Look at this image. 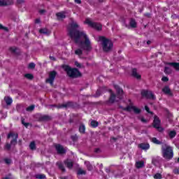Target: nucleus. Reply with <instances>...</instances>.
I'll list each match as a JSON object with an SVG mask.
<instances>
[{
  "mask_svg": "<svg viewBox=\"0 0 179 179\" xmlns=\"http://www.w3.org/2000/svg\"><path fill=\"white\" fill-rule=\"evenodd\" d=\"M147 44H150V41H147Z\"/></svg>",
  "mask_w": 179,
  "mask_h": 179,
  "instance_id": "54",
  "label": "nucleus"
},
{
  "mask_svg": "<svg viewBox=\"0 0 179 179\" xmlns=\"http://www.w3.org/2000/svg\"><path fill=\"white\" fill-rule=\"evenodd\" d=\"M145 110L147 111V113L152 114V112H150V110H149V107H148V106H145Z\"/></svg>",
  "mask_w": 179,
  "mask_h": 179,
  "instance_id": "42",
  "label": "nucleus"
},
{
  "mask_svg": "<svg viewBox=\"0 0 179 179\" xmlns=\"http://www.w3.org/2000/svg\"><path fill=\"white\" fill-rule=\"evenodd\" d=\"M78 174L80 175V174H86V172L85 171H83V169H79L78 171Z\"/></svg>",
  "mask_w": 179,
  "mask_h": 179,
  "instance_id": "38",
  "label": "nucleus"
},
{
  "mask_svg": "<svg viewBox=\"0 0 179 179\" xmlns=\"http://www.w3.org/2000/svg\"><path fill=\"white\" fill-rule=\"evenodd\" d=\"M97 41H99V43H101L102 48L103 51H105L106 52H108V51H111L113 45V42L110 39H107L103 36H99L98 38Z\"/></svg>",
  "mask_w": 179,
  "mask_h": 179,
  "instance_id": "4",
  "label": "nucleus"
},
{
  "mask_svg": "<svg viewBox=\"0 0 179 179\" xmlns=\"http://www.w3.org/2000/svg\"><path fill=\"white\" fill-rule=\"evenodd\" d=\"M90 125L92 127V128H96V127H98L99 122H97L96 120H92L90 122Z\"/></svg>",
  "mask_w": 179,
  "mask_h": 179,
  "instance_id": "23",
  "label": "nucleus"
},
{
  "mask_svg": "<svg viewBox=\"0 0 179 179\" xmlns=\"http://www.w3.org/2000/svg\"><path fill=\"white\" fill-rule=\"evenodd\" d=\"M34 110V105H31L27 108V111H33Z\"/></svg>",
  "mask_w": 179,
  "mask_h": 179,
  "instance_id": "35",
  "label": "nucleus"
},
{
  "mask_svg": "<svg viewBox=\"0 0 179 179\" xmlns=\"http://www.w3.org/2000/svg\"><path fill=\"white\" fill-rule=\"evenodd\" d=\"M99 150H99V149H96V150H95V152H96V153H98Z\"/></svg>",
  "mask_w": 179,
  "mask_h": 179,
  "instance_id": "53",
  "label": "nucleus"
},
{
  "mask_svg": "<svg viewBox=\"0 0 179 179\" xmlns=\"http://www.w3.org/2000/svg\"><path fill=\"white\" fill-rule=\"evenodd\" d=\"M85 164L87 166L88 170L90 171L91 170H93V166L92 164H90V162H85Z\"/></svg>",
  "mask_w": 179,
  "mask_h": 179,
  "instance_id": "25",
  "label": "nucleus"
},
{
  "mask_svg": "<svg viewBox=\"0 0 179 179\" xmlns=\"http://www.w3.org/2000/svg\"><path fill=\"white\" fill-rule=\"evenodd\" d=\"M85 24H88L90 27L95 29V30H101L102 26L101 24L93 22L90 18H87L84 22Z\"/></svg>",
  "mask_w": 179,
  "mask_h": 179,
  "instance_id": "6",
  "label": "nucleus"
},
{
  "mask_svg": "<svg viewBox=\"0 0 179 179\" xmlns=\"http://www.w3.org/2000/svg\"><path fill=\"white\" fill-rule=\"evenodd\" d=\"M57 165L58 166L59 169L62 170V171H65V168L64 167V165H62V162H57Z\"/></svg>",
  "mask_w": 179,
  "mask_h": 179,
  "instance_id": "27",
  "label": "nucleus"
},
{
  "mask_svg": "<svg viewBox=\"0 0 179 179\" xmlns=\"http://www.w3.org/2000/svg\"><path fill=\"white\" fill-rule=\"evenodd\" d=\"M76 3H80L82 1L80 0H75Z\"/></svg>",
  "mask_w": 179,
  "mask_h": 179,
  "instance_id": "50",
  "label": "nucleus"
},
{
  "mask_svg": "<svg viewBox=\"0 0 179 179\" xmlns=\"http://www.w3.org/2000/svg\"><path fill=\"white\" fill-rule=\"evenodd\" d=\"M64 71L67 72V75L70 78H78L80 76V72H79L77 69H71L69 66H65Z\"/></svg>",
  "mask_w": 179,
  "mask_h": 179,
  "instance_id": "5",
  "label": "nucleus"
},
{
  "mask_svg": "<svg viewBox=\"0 0 179 179\" xmlns=\"http://www.w3.org/2000/svg\"><path fill=\"white\" fill-rule=\"evenodd\" d=\"M162 92L165 93V94H169V96H171V91L170 90V88L169 87H164Z\"/></svg>",
  "mask_w": 179,
  "mask_h": 179,
  "instance_id": "18",
  "label": "nucleus"
},
{
  "mask_svg": "<svg viewBox=\"0 0 179 179\" xmlns=\"http://www.w3.org/2000/svg\"><path fill=\"white\" fill-rule=\"evenodd\" d=\"M50 59L52 61H55V57L50 56Z\"/></svg>",
  "mask_w": 179,
  "mask_h": 179,
  "instance_id": "49",
  "label": "nucleus"
},
{
  "mask_svg": "<svg viewBox=\"0 0 179 179\" xmlns=\"http://www.w3.org/2000/svg\"><path fill=\"white\" fill-rule=\"evenodd\" d=\"M24 76L27 78V79H33V76L31 73H27L24 75Z\"/></svg>",
  "mask_w": 179,
  "mask_h": 179,
  "instance_id": "34",
  "label": "nucleus"
},
{
  "mask_svg": "<svg viewBox=\"0 0 179 179\" xmlns=\"http://www.w3.org/2000/svg\"><path fill=\"white\" fill-rule=\"evenodd\" d=\"M29 148H30V149H31V150L36 149V143L34 142H31L29 144Z\"/></svg>",
  "mask_w": 179,
  "mask_h": 179,
  "instance_id": "31",
  "label": "nucleus"
},
{
  "mask_svg": "<svg viewBox=\"0 0 179 179\" xmlns=\"http://www.w3.org/2000/svg\"><path fill=\"white\" fill-rule=\"evenodd\" d=\"M39 31L42 34H46L47 36H48V34H50V31H48V29H40Z\"/></svg>",
  "mask_w": 179,
  "mask_h": 179,
  "instance_id": "22",
  "label": "nucleus"
},
{
  "mask_svg": "<svg viewBox=\"0 0 179 179\" xmlns=\"http://www.w3.org/2000/svg\"><path fill=\"white\" fill-rule=\"evenodd\" d=\"M162 156L164 159L166 160H171L173 157H174V152H173V148L164 143L162 145Z\"/></svg>",
  "mask_w": 179,
  "mask_h": 179,
  "instance_id": "2",
  "label": "nucleus"
},
{
  "mask_svg": "<svg viewBox=\"0 0 179 179\" xmlns=\"http://www.w3.org/2000/svg\"><path fill=\"white\" fill-rule=\"evenodd\" d=\"M132 76H134V78H136V79H141V75L138 74V73L136 72V69H134L132 70Z\"/></svg>",
  "mask_w": 179,
  "mask_h": 179,
  "instance_id": "17",
  "label": "nucleus"
},
{
  "mask_svg": "<svg viewBox=\"0 0 179 179\" xmlns=\"http://www.w3.org/2000/svg\"><path fill=\"white\" fill-rule=\"evenodd\" d=\"M55 76H57V72L51 71L49 73V78L46 80V83H50L52 86V85H54V80H55Z\"/></svg>",
  "mask_w": 179,
  "mask_h": 179,
  "instance_id": "7",
  "label": "nucleus"
},
{
  "mask_svg": "<svg viewBox=\"0 0 179 179\" xmlns=\"http://www.w3.org/2000/svg\"><path fill=\"white\" fill-rule=\"evenodd\" d=\"M45 12V10H39V13H41V15H43V13H44Z\"/></svg>",
  "mask_w": 179,
  "mask_h": 179,
  "instance_id": "48",
  "label": "nucleus"
},
{
  "mask_svg": "<svg viewBox=\"0 0 179 179\" xmlns=\"http://www.w3.org/2000/svg\"><path fill=\"white\" fill-rule=\"evenodd\" d=\"M130 26L131 27H136V22L135 21V20H131L130 21Z\"/></svg>",
  "mask_w": 179,
  "mask_h": 179,
  "instance_id": "30",
  "label": "nucleus"
},
{
  "mask_svg": "<svg viewBox=\"0 0 179 179\" xmlns=\"http://www.w3.org/2000/svg\"><path fill=\"white\" fill-rule=\"evenodd\" d=\"M10 138H13V140L10 142V145H16L17 142V138H18L17 134H13V133L9 134L8 135V138L9 139Z\"/></svg>",
  "mask_w": 179,
  "mask_h": 179,
  "instance_id": "11",
  "label": "nucleus"
},
{
  "mask_svg": "<svg viewBox=\"0 0 179 179\" xmlns=\"http://www.w3.org/2000/svg\"><path fill=\"white\" fill-rule=\"evenodd\" d=\"M56 16L57 19H59V20H61V19H65V17H66V15H65V12L57 13L56 14Z\"/></svg>",
  "mask_w": 179,
  "mask_h": 179,
  "instance_id": "15",
  "label": "nucleus"
},
{
  "mask_svg": "<svg viewBox=\"0 0 179 179\" xmlns=\"http://www.w3.org/2000/svg\"><path fill=\"white\" fill-rule=\"evenodd\" d=\"M36 178H38V179H44L45 178V175L44 174H37L35 176Z\"/></svg>",
  "mask_w": 179,
  "mask_h": 179,
  "instance_id": "29",
  "label": "nucleus"
},
{
  "mask_svg": "<svg viewBox=\"0 0 179 179\" xmlns=\"http://www.w3.org/2000/svg\"><path fill=\"white\" fill-rule=\"evenodd\" d=\"M4 100L7 104V106H10V104H12L13 103V100H12V98L9 97V96H6L4 98Z\"/></svg>",
  "mask_w": 179,
  "mask_h": 179,
  "instance_id": "20",
  "label": "nucleus"
},
{
  "mask_svg": "<svg viewBox=\"0 0 179 179\" xmlns=\"http://www.w3.org/2000/svg\"><path fill=\"white\" fill-rule=\"evenodd\" d=\"M5 162L6 163V164H10V163H12V161L10 159H6Z\"/></svg>",
  "mask_w": 179,
  "mask_h": 179,
  "instance_id": "41",
  "label": "nucleus"
},
{
  "mask_svg": "<svg viewBox=\"0 0 179 179\" xmlns=\"http://www.w3.org/2000/svg\"><path fill=\"white\" fill-rule=\"evenodd\" d=\"M138 148H140V149H142L143 150H148V149L150 148V145H149V144L148 143H141L138 145Z\"/></svg>",
  "mask_w": 179,
  "mask_h": 179,
  "instance_id": "16",
  "label": "nucleus"
},
{
  "mask_svg": "<svg viewBox=\"0 0 179 179\" xmlns=\"http://www.w3.org/2000/svg\"><path fill=\"white\" fill-rule=\"evenodd\" d=\"M85 129L86 128L85 127V125L82 124L79 127V132H80V134H85Z\"/></svg>",
  "mask_w": 179,
  "mask_h": 179,
  "instance_id": "26",
  "label": "nucleus"
},
{
  "mask_svg": "<svg viewBox=\"0 0 179 179\" xmlns=\"http://www.w3.org/2000/svg\"><path fill=\"white\" fill-rule=\"evenodd\" d=\"M4 179H10L9 178H5Z\"/></svg>",
  "mask_w": 179,
  "mask_h": 179,
  "instance_id": "56",
  "label": "nucleus"
},
{
  "mask_svg": "<svg viewBox=\"0 0 179 179\" xmlns=\"http://www.w3.org/2000/svg\"><path fill=\"white\" fill-rule=\"evenodd\" d=\"M22 124L23 125H24V127H27V125H29L28 123H24V120H22Z\"/></svg>",
  "mask_w": 179,
  "mask_h": 179,
  "instance_id": "46",
  "label": "nucleus"
},
{
  "mask_svg": "<svg viewBox=\"0 0 179 179\" xmlns=\"http://www.w3.org/2000/svg\"><path fill=\"white\" fill-rule=\"evenodd\" d=\"M124 110H126V111H129V112L134 111L135 114H139V113H141V109H139L136 106H134L132 103H130V105L127 106Z\"/></svg>",
  "mask_w": 179,
  "mask_h": 179,
  "instance_id": "9",
  "label": "nucleus"
},
{
  "mask_svg": "<svg viewBox=\"0 0 179 179\" xmlns=\"http://www.w3.org/2000/svg\"><path fill=\"white\" fill-rule=\"evenodd\" d=\"M141 94L143 97H146L147 99H152V100H155V99H156L152 91L143 90L141 92Z\"/></svg>",
  "mask_w": 179,
  "mask_h": 179,
  "instance_id": "8",
  "label": "nucleus"
},
{
  "mask_svg": "<svg viewBox=\"0 0 179 179\" xmlns=\"http://www.w3.org/2000/svg\"><path fill=\"white\" fill-rule=\"evenodd\" d=\"M154 128H157L160 132L163 131V129L160 127V120L157 116L154 117V122H153Z\"/></svg>",
  "mask_w": 179,
  "mask_h": 179,
  "instance_id": "10",
  "label": "nucleus"
},
{
  "mask_svg": "<svg viewBox=\"0 0 179 179\" xmlns=\"http://www.w3.org/2000/svg\"><path fill=\"white\" fill-rule=\"evenodd\" d=\"M173 173H174V174H179V169H176L173 170Z\"/></svg>",
  "mask_w": 179,
  "mask_h": 179,
  "instance_id": "44",
  "label": "nucleus"
},
{
  "mask_svg": "<svg viewBox=\"0 0 179 179\" xmlns=\"http://www.w3.org/2000/svg\"><path fill=\"white\" fill-rule=\"evenodd\" d=\"M100 1V2H103V1H104V0H99Z\"/></svg>",
  "mask_w": 179,
  "mask_h": 179,
  "instance_id": "55",
  "label": "nucleus"
},
{
  "mask_svg": "<svg viewBox=\"0 0 179 179\" xmlns=\"http://www.w3.org/2000/svg\"><path fill=\"white\" fill-rule=\"evenodd\" d=\"M5 148H6V149H7L8 150H9V149H10V144H7Z\"/></svg>",
  "mask_w": 179,
  "mask_h": 179,
  "instance_id": "47",
  "label": "nucleus"
},
{
  "mask_svg": "<svg viewBox=\"0 0 179 179\" xmlns=\"http://www.w3.org/2000/svg\"><path fill=\"white\" fill-rule=\"evenodd\" d=\"M168 65H170L171 66H173L176 69V71H179V64L178 63H169Z\"/></svg>",
  "mask_w": 179,
  "mask_h": 179,
  "instance_id": "21",
  "label": "nucleus"
},
{
  "mask_svg": "<svg viewBox=\"0 0 179 179\" xmlns=\"http://www.w3.org/2000/svg\"><path fill=\"white\" fill-rule=\"evenodd\" d=\"M75 54H76V55H82V50L80 49H78L75 51Z\"/></svg>",
  "mask_w": 179,
  "mask_h": 179,
  "instance_id": "37",
  "label": "nucleus"
},
{
  "mask_svg": "<svg viewBox=\"0 0 179 179\" xmlns=\"http://www.w3.org/2000/svg\"><path fill=\"white\" fill-rule=\"evenodd\" d=\"M151 141L153 143H155V145H162V142L157 140L156 138H152Z\"/></svg>",
  "mask_w": 179,
  "mask_h": 179,
  "instance_id": "24",
  "label": "nucleus"
},
{
  "mask_svg": "<svg viewBox=\"0 0 179 179\" xmlns=\"http://www.w3.org/2000/svg\"><path fill=\"white\" fill-rule=\"evenodd\" d=\"M55 148L56 150L59 155H63V153H65V152H66V150H65V148H64V147H62V145L59 144L56 145Z\"/></svg>",
  "mask_w": 179,
  "mask_h": 179,
  "instance_id": "12",
  "label": "nucleus"
},
{
  "mask_svg": "<svg viewBox=\"0 0 179 179\" xmlns=\"http://www.w3.org/2000/svg\"><path fill=\"white\" fill-rule=\"evenodd\" d=\"M155 179H162V175L160 173H156L154 176Z\"/></svg>",
  "mask_w": 179,
  "mask_h": 179,
  "instance_id": "36",
  "label": "nucleus"
},
{
  "mask_svg": "<svg viewBox=\"0 0 179 179\" xmlns=\"http://www.w3.org/2000/svg\"><path fill=\"white\" fill-rule=\"evenodd\" d=\"M145 166V162L143 161H138L136 163V167L137 169H142Z\"/></svg>",
  "mask_w": 179,
  "mask_h": 179,
  "instance_id": "19",
  "label": "nucleus"
},
{
  "mask_svg": "<svg viewBox=\"0 0 179 179\" xmlns=\"http://www.w3.org/2000/svg\"><path fill=\"white\" fill-rule=\"evenodd\" d=\"M64 164L68 169H72V167H73V162H72V160L71 159H66L64 162Z\"/></svg>",
  "mask_w": 179,
  "mask_h": 179,
  "instance_id": "14",
  "label": "nucleus"
},
{
  "mask_svg": "<svg viewBox=\"0 0 179 179\" xmlns=\"http://www.w3.org/2000/svg\"><path fill=\"white\" fill-rule=\"evenodd\" d=\"M162 80L163 82H168V81H169V78H168L167 77H163V78H162Z\"/></svg>",
  "mask_w": 179,
  "mask_h": 179,
  "instance_id": "43",
  "label": "nucleus"
},
{
  "mask_svg": "<svg viewBox=\"0 0 179 179\" xmlns=\"http://www.w3.org/2000/svg\"><path fill=\"white\" fill-rule=\"evenodd\" d=\"M164 72L165 73H171V69H170V67L166 66Z\"/></svg>",
  "mask_w": 179,
  "mask_h": 179,
  "instance_id": "32",
  "label": "nucleus"
},
{
  "mask_svg": "<svg viewBox=\"0 0 179 179\" xmlns=\"http://www.w3.org/2000/svg\"><path fill=\"white\" fill-rule=\"evenodd\" d=\"M169 135L170 138H174L176 136V135H177V133L176 132V131H171L169 133Z\"/></svg>",
  "mask_w": 179,
  "mask_h": 179,
  "instance_id": "28",
  "label": "nucleus"
},
{
  "mask_svg": "<svg viewBox=\"0 0 179 179\" xmlns=\"http://www.w3.org/2000/svg\"><path fill=\"white\" fill-rule=\"evenodd\" d=\"M114 87L117 91V99H115V94L113 93V90H110L109 92L110 93V97L109 99V103H115V101H120V100H121V99H122L123 97L124 91L122 90V89L120 88L118 85H114Z\"/></svg>",
  "mask_w": 179,
  "mask_h": 179,
  "instance_id": "3",
  "label": "nucleus"
},
{
  "mask_svg": "<svg viewBox=\"0 0 179 179\" xmlns=\"http://www.w3.org/2000/svg\"><path fill=\"white\" fill-rule=\"evenodd\" d=\"M0 30H5L6 31H8V28L4 27L3 26H2V24H0Z\"/></svg>",
  "mask_w": 179,
  "mask_h": 179,
  "instance_id": "40",
  "label": "nucleus"
},
{
  "mask_svg": "<svg viewBox=\"0 0 179 179\" xmlns=\"http://www.w3.org/2000/svg\"><path fill=\"white\" fill-rule=\"evenodd\" d=\"M13 1L12 0H0V6H6V5H12Z\"/></svg>",
  "mask_w": 179,
  "mask_h": 179,
  "instance_id": "13",
  "label": "nucleus"
},
{
  "mask_svg": "<svg viewBox=\"0 0 179 179\" xmlns=\"http://www.w3.org/2000/svg\"><path fill=\"white\" fill-rule=\"evenodd\" d=\"M28 68L29 69H33L34 68H36V64L34 63H30L29 65H28Z\"/></svg>",
  "mask_w": 179,
  "mask_h": 179,
  "instance_id": "33",
  "label": "nucleus"
},
{
  "mask_svg": "<svg viewBox=\"0 0 179 179\" xmlns=\"http://www.w3.org/2000/svg\"><path fill=\"white\" fill-rule=\"evenodd\" d=\"M17 48H16V47H13V48H10V51L11 52H16Z\"/></svg>",
  "mask_w": 179,
  "mask_h": 179,
  "instance_id": "39",
  "label": "nucleus"
},
{
  "mask_svg": "<svg viewBox=\"0 0 179 179\" xmlns=\"http://www.w3.org/2000/svg\"><path fill=\"white\" fill-rule=\"evenodd\" d=\"M78 29H79L78 23L75 21H71V23L68 27L69 36L83 50L90 51L92 50V42H90V39H89L86 33L78 31Z\"/></svg>",
  "mask_w": 179,
  "mask_h": 179,
  "instance_id": "1",
  "label": "nucleus"
},
{
  "mask_svg": "<svg viewBox=\"0 0 179 179\" xmlns=\"http://www.w3.org/2000/svg\"><path fill=\"white\" fill-rule=\"evenodd\" d=\"M35 23H40V19H36L35 20Z\"/></svg>",
  "mask_w": 179,
  "mask_h": 179,
  "instance_id": "51",
  "label": "nucleus"
},
{
  "mask_svg": "<svg viewBox=\"0 0 179 179\" xmlns=\"http://www.w3.org/2000/svg\"><path fill=\"white\" fill-rule=\"evenodd\" d=\"M75 65H76V66H77L78 68H80V64H79V62H75Z\"/></svg>",
  "mask_w": 179,
  "mask_h": 179,
  "instance_id": "45",
  "label": "nucleus"
},
{
  "mask_svg": "<svg viewBox=\"0 0 179 179\" xmlns=\"http://www.w3.org/2000/svg\"><path fill=\"white\" fill-rule=\"evenodd\" d=\"M141 121L142 122H146V120H145V119H143V118H141Z\"/></svg>",
  "mask_w": 179,
  "mask_h": 179,
  "instance_id": "52",
  "label": "nucleus"
}]
</instances>
